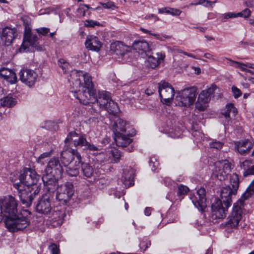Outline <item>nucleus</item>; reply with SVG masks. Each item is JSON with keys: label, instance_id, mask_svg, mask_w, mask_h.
<instances>
[{"label": "nucleus", "instance_id": "1", "mask_svg": "<svg viewBox=\"0 0 254 254\" xmlns=\"http://www.w3.org/2000/svg\"><path fill=\"white\" fill-rule=\"evenodd\" d=\"M15 211L13 214L9 216H3V221L6 228L10 232H15L21 230L26 228L29 225L28 219L25 217H18L17 215L18 203L15 199Z\"/></svg>", "mask_w": 254, "mask_h": 254}, {"label": "nucleus", "instance_id": "2", "mask_svg": "<svg viewBox=\"0 0 254 254\" xmlns=\"http://www.w3.org/2000/svg\"><path fill=\"white\" fill-rule=\"evenodd\" d=\"M85 99H83L81 103L84 105H89L92 104L93 105V110L96 113H98L100 110L104 109L105 106H107L109 101L111 100V94L107 91H102L98 92V97L96 96V91Z\"/></svg>", "mask_w": 254, "mask_h": 254}, {"label": "nucleus", "instance_id": "3", "mask_svg": "<svg viewBox=\"0 0 254 254\" xmlns=\"http://www.w3.org/2000/svg\"><path fill=\"white\" fill-rule=\"evenodd\" d=\"M64 141L65 143L70 142V147L62 152L61 154V157L64 159H67V161H69L70 160L69 157L75 156L79 163V154L77 150V147L79 145V136L78 134L75 131H71L67 135Z\"/></svg>", "mask_w": 254, "mask_h": 254}, {"label": "nucleus", "instance_id": "4", "mask_svg": "<svg viewBox=\"0 0 254 254\" xmlns=\"http://www.w3.org/2000/svg\"><path fill=\"white\" fill-rule=\"evenodd\" d=\"M196 91L195 87H192L180 91L176 98L177 104L180 106H190L195 100Z\"/></svg>", "mask_w": 254, "mask_h": 254}, {"label": "nucleus", "instance_id": "5", "mask_svg": "<svg viewBox=\"0 0 254 254\" xmlns=\"http://www.w3.org/2000/svg\"><path fill=\"white\" fill-rule=\"evenodd\" d=\"M39 179L40 176L34 170L25 169L19 176L20 182L18 183L21 184L22 188H26L29 190V187L36 185Z\"/></svg>", "mask_w": 254, "mask_h": 254}, {"label": "nucleus", "instance_id": "6", "mask_svg": "<svg viewBox=\"0 0 254 254\" xmlns=\"http://www.w3.org/2000/svg\"><path fill=\"white\" fill-rule=\"evenodd\" d=\"M232 168V164L227 160H221L214 164L213 177L219 181L225 180Z\"/></svg>", "mask_w": 254, "mask_h": 254}, {"label": "nucleus", "instance_id": "7", "mask_svg": "<svg viewBox=\"0 0 254 254\" xmlns=\"http://www.w3.org/2000/svg\"><path fill=\"white\" fill-rule=\"evenodd\" d=\"M15 198L8 195L0 199V223L3 220V216L13 214L15 211Z\"/></svg>", "mask_w": 254, "mask_h": 254}, {"label": "nucleus", "instance_id": "8", "mask_svg": "<svg viewBox=\"0 0 254 254\" xmlns=\"http://www.w3.org/2000/svg\"><path fill=\"white\" fill-rule=\"evenodd\" d=\"M158 92L161 101L163 104L169 105L172 103L175 90L170 83L161 81L158 83Z\"/></svg>", "mask_w": 254, "mask_h": 254}, {"label": "nucleus", "instance_id": "9", "mask_svg": "<svg viewBox=\"0 0 254 254\" xmlns=\"http://www.w3.org/2000/svg\"><path fill=\"white\" fill-rule=\"evenodd\" d=\"M74 193L73 187L72 184L67 182L61 185L57 192V199L63 203H66L72 196Z\"/></svg>", "mask_w": 254, "mask_h": 254}, {"label": "nucleus", "instance_id": "10", "mask_svg": "<svg viewBox=\"0 0 254 254\" xmlns=\"http://www.w3.org/2000/svg\"><path fill=\"white\" fill-rule=\"evenodd\" d=\"M238 201L233 205L232 211L228 218L227 225L232 228H236L242 218V210Z\"/></svg>", "mask_w": 254, "mask_h": 254}, {"label": "nucleus", "instance_id": "11", "mask_svg": "<svg viewBox=\"0 0 254 254\" xmlns=\"http://www.w3.org/2000/svg\"><path fill=\"white\" fill-rule=\"evenodd\" d=\"M230 206H227L220 199L215 198L211 205L212 217L215 219L224 218Z\"/></svg>", "mask_w": 254, "mask_h": 254}, {"label": "nucleus", "instance_id": "12", "mask_svg": "<svg viewBox=\"0 0 254 254\" xmlns=\"http://www.w3.org/2000/svg\"><path fill=\"white\" fill-rule=\"evenodd\" d=\"M80 73H82L84 80L82 92L81 94H80V103H81L83 99L90 97L92 94H93L96 90L94 88L92 77L89 74L81 71H80Z\"/></svg>", "mask_w": 254, "mask_h": 254}, {"label": "nucleus", "instance_id": "13", "mask_svg": "<svg viewBox=\"0 0 254 254\" xmlns=\"http://www.w3.org/2000/svg\"><path fill=\"white\" fill-rule=\"evenodd\" d=\"M190 199L194 206L199 211H202L206 207V198L205 190L200 188L197 190L195 194H190Z\"/></svg>", "mask_w": 254, "mask_h": 254}, {"label": "nucleus", "instance_id": "14", "mask_svg": "<svg viewBox=\"0 0 254 254\" xmlns=\"http://www.w3.org/2000/svg\"><path fill=\"white\" fill-rule=\"evenodd\" d=\"M21 81L27 86H33L37 81L38 75L36 72L31 69L24 68L19 73Z\"/></svg>", "mask_w": 254, "mask_h": 254}, {"label": "nucleus", "instance_id": "15", "mask_svg": "<svg viewBox=\"0 0 254 254\" xmlns=\"http://www.w3.org/2000/svg\"><path fill=\"white\" fill-rule=\"evenodd\" d=\"M61 177H58L53 174H45L42 177L45 190L49 193L55 192L59 188L58 180Z\"/></svg>", "mask_w": 254, "mask_h": 254}, {"label": "nucleus", "instance_id": "16", "mask_svg": "<svg viewBox=\"0 0 254 254\" xmlns=\"http://www.w3.org/2000/svg\"><path fill=\"white\" fill-rule=\"evenodd\" d=\"M46 174H53L58 177H61L63 167L58 157L52 158L48 162L45 168Z\"/></svg>", "mask_w": 254, "mask_h": 254}, {"label": "nucleus", "instance_id": "17", "mask_svg": "<svg viewBox=\"0 0 254 254\" xmlns=\"http://www.w3.org/2000/svg\"><path fill=\"white\" fill-rule=\"evenodd\" d=\"M13 187L19 191V196L22 203L26 207L30 206L34 197L31 194H29V190L26 188H22L21 184L18 183L14 184Z\"/></svg>", "mask_w": 254, "mask_h": 254}, {"label": "nucleus", "instance_id": "18", "mask_svg": "<svg viewBox=\"0 0 254 254\" xmlns=\"http://www.w3.org/2000/svg\"><path fill=\"white\" fill-rule=\"evenodd\" d=\"M36 210L37 212L44 215L49 214L52 210L49 198L47 195H43L38 201Z\"/></svg>", "mask_w": 254, "mask_h": 254}, {"label": "nucleus", "instance_id": "19", "mask_svg": "<svg viewBox=\"0 0 254 254\" xmlns=\"http://www.w3.org/2000/svg\"><path fill=\"white\" fill-rule=\"evenodd\" d=\"M134 170L130 166L124 168L121 181L125 185V187L129 188L133 185Z\"/></svg>", "mask_w": 254, "mask_h": 254}, {"label": "nucleus", "instance_id": "20", "mask_svg": "<svg viewBox=\"0 0 254 254\" xmlns=\"http://www.w3.org/2000/svg\"><path fill=\"white\" fill-rule=\"evenodd\" d=\"M132 48L142 57L148 56V53L151 50L149 43L145 40L134 41Z\"/></svg>", "mask_w": 254, "mask_h": 254}, {"label": "nucleus", "instance_id": "21", "mask_svg": "<svg viewBox=\"0 0 254 254\" xmlns=\"http://www.w3.org/2000/svg\"><path fill=\"white\" fill-rule=\"evenodd\" d=\"M37 40L38 37L36 35L29 33H25L24 36L23 42L20 48V51H25L29 46L35 47L39 50V47L37 44Z\"/></svg>", "mask_w": 254, "mask_h": 254}, {"label": "nucleus", "instance_id": "22", "mask_svg": "<svg viewBox=\"0 0 254 254\" xmlns=\"http://www.w3.org/2000/svg\"><path fill=\"white\" fill-rule=\"evenodd\" d=\"M132 47L125 45L121 41H116L111 45V50L117 55L122 56L131 52Z\"/></svg>", "mask_w": 254, "mask_h": 254}, {"label": "nucleus", "instance_id": "23", "mask_svg": "<svg viewBox=\"0 0 254 254\" xmlns=\"http://www.w3.org/2000/svg\"><path fill=\"white\" fill-rule=\"evenodd\" d=\"M237 192H234V189L230 186H227L223 187L221 190L220 200L222 201L227 206H231L232 203V196L235 195Z\"/></svg>", "mask_w": 254, "mask_h": 254}, {"label": "nucleus", "instance_id": "24", "mask_svg": "<svg viewBox=\"0 0 254 254\" xmlns=\"http://www.w3.org/2000/svg\"><path fill=\"white\" fill-rule=\"evenodd\" d=\"M114 140L117 146L125 147L129 145L131 142L132 139L129 137V135H132L130 132H127L126 133H120L117 132V134H114Z\"/></svg>", "mask_w": 254, "mask_h": 254}, {"label": "nucleus", "instance_id": "25", "mask_svg": "<svg viewBox=\"0 0 254 254\" xmlns=\"http://www.w3.org/2000/svg\"><path fill=\"white\" fill-rule=\"evenodd\" d=\"M85 45L87 49L98 52L102 47V43L96 36L88 35L87 36Z\"/></svg>", "mask_w": 254, "mask_h": 254}, {"label": "nucleus", "instance_id": "26", "mask_svg": "<svg viewBox=\"0 0 254 254\" xmlns=\"http://www.w3.org/2000/svg\"><path fill=\"white\" fill-rule=\"evenodd\" d=\"M0 76L11 84L17 81L15 72L10 68L4 67L0 68Z\"/></svg>", "mask_w": 254, "mask_h": 254}, {"label": "nucleus", "instance_id": "27", "mask_svg": "<svg viewBox=\"0 0 254 254\" xmlns=\"http://www.w3.org/2000/svg\"><path fill=\"white\" fill-rule=\"evenodd\" d=\"M105 155L106 159H110V163H117L121 157L120 151L115 148H111L108 151L100 153L98 159L102 160V156Z\"/></svg>", "mask_w": 254, "mask_h": 254}, {"label": "nucleus", "instance_id": "28", "mask_svg": "<svg viewBox=\"0 0 254 254\" xmlns=\"http://www.w3.org/2000/svg\"><path fill=\"white\" fill-rule=\"evenodd\" d=\"M127 123L126 121L121 118H116L112 125V129L114 134H117V132L120 133H126L127 132H129V130H127Z\"/></svg>", "mask_w": 254, "mask_h": 254}, {"label": "nucleus", "instance_id": "29", "mask_svg": "<svg viewBox=\"0 0 254 254\" xmlns=\"http://www.w3.org/2000/svg\"><path fill=\"white\" fill-rule=\"evenodd\" d=\"M15 30L14 29L6 27L2 29L0 34L1 40L6 46L10 45L14 38Z\"/></svg>", "mask_w": 254, "mask_h": 254}, {"label": "nucleus", "instance_id": "30", "mask_svg": "<svg viewBox=\"0 0 254 254\" xmlns=\"http://www.w3.org/2000/svg\"><path fill=\"white\" fill-rule=\"evenodd\" d=\"M235 148L241 154L248 153L253 148V144L248 139L235 142Z\"/></svg>", "mask_w": 254, "mask_h": 254}, {"label": "nucleus", "instance_id": "31", "mask_svg": "<svg viewBox=\"0 0 254 254\" xmlns=\"http://www.w3.org/2000/svg\"><path fill=\"white\" fill-rule=\"evenodd\" d=\"M49 214L52 220L57 223V225L61 226L63 224V219L65 216V210L64 209H59L58 208H55Z\"/></svg>", "mask_w": 254, "mask_h": 254}, {"label": "nucleus", "instance_id": "32", "mask_svg": "<svg viewBox=\"0 0 254 254\" xmlns=\"http://www.w3.org/2000/svg\"><path fill=\"white\" fill-rule=\"evenodd\" d=\"M240 167L244 170V176L254 175V165H252L251 160H245L243 162H240Z\"/></svg>", "mask_w": 254, "mask_h": 254}, {"label": "nucleus", "instance_id": "33", "mask_svg": "<svg viewBox=\"0 0 254 254\" xmlns=\"http://www.w3.org/2000/svg\"><path fill=\"white\" fill-rule=\"evenodd\" d=\"M254 194V180L251 183L241 198L238 200L241 205H244V201Z\"/></svg>", "mask_w": 254, "mask_h": 254}, {"label": "nucleus", "instance_id": "34", "mask_svg": "<svg viewBox=\"0 0 254 254\" xmlns=\"http://www.w3.org/2000/svg\"><path fill=\"white\" fill-rule=\"evenodd\" d=\"M237 113V109L235 108L234 105L231 103L226 105L225 108L221 112L222 115L227 120L230 119L231 113H232L233 116H235Z\"/></svg>", "mask_w": 254, "mask_h": 254}, {"label": "nucleus", "instance_id": "35", "mask_svg": "<svg viewBox=\"0 0 254 254\" xmlns=\"http://www.w3.org/2000/svg\"><path fill=\"white\" fill-rule=\"evenodd\" d=\"M17 100L10 96L2 98L0 101V107H12L16 105Z\"/></svg>", "mask_w": 254, "mask_h": 254}, {"label": "nucleus", "instance_id": "36", "mask_svg": "<svg viewBox=\"0 0 254 254\" xmlns=\"http://www.w3.org/2000/svg\"><path fill=\"white\" fill-rule=\"evenodd\" d=\"M216 88V86L214 85H212L211 87L208 88L207 89L203 90L200 94L199 95V96L200 97V99L202 98L206 99V101H210L211 96L213 94L214 90Z\"/></svg>", "mask_w": 254, "mask_h": 254}, {"label": "nucleus", "instance_id": "37", "mask_svg": "<svg viewBox=\"0 0 254 254\" xmlns=\"http://www.w3.org/2000/svg\"><path fill=\"white\" fill-rule=\"evenodd\" d=\"M69 82L72 83L73 86L76 88L79 86V75L77 70H73L70 74L69 78L68 79Z\"/></svg>", "mask_w": 254, "mask_h": 254}, {"label": "nucleus", "instance_id": "38", "mask_svg": "<svg viewBox=\"0 0 254 254\" xmlns=\"http://www.w3.org/2000/svg\"><path fill=\"white\" fill-rule=\"evenodd\" d=\"M80 147H84V149H88L90 151H95L98 150V148L94 145L88 142L84 136L80 135Z\"/></svg>", "mask_w": 254, "mask_h": 254}, {"label": "nucleus", "instance_id": "39", "mask_svg": "<svg viewBox=\"0 0 254 254\" xmlns=\"http://www.w3.org/2000/svg\"><path fill=\"white\" fill-rule=\"evenodd\" d=\"M104 110L107 111L111 114L115 115L118 113L119 109L117 104L111 99L107 106H105Z\"/></svg>", "mask_w": 254, "mask_h": 254}, {"label": "nucleus", "instance_id": "40", "mask_svg": "<svg viewBox=\"0 0 254 254\" xmlns=\"http://www.w3.org/2000/svg\"><path fill=\"white\" fill-rule=\"evenodd\" d=\"M230 183L234 192H237L239 187V179L237 174L234 173L231 176Z\"/></svg>", "mask_w": 254, "mask_h": 254}, {"label": "nucleus", "instance_id": "41", "mask_svg": "<svg viewBox=\"0 0 254 254\" xmlns=\"http://www.w3.org/2000/svg\"><path fill=\"white\" fill-rule=\"evenodd\" d=\"M158 12L159 13H166L174 16H179L181 14V11L178 9L164 7L159 8L158 9Z\"/></svg>", "mask_w": 254, "mask_h": 254}, {"label": "nucleus", "instance_id": "42", "mask_svg": "<svg viewBox=\"0 0 254 254\" xmlns=\"http://www.w3.org/2000/svg\"><path fill=\"white\" fill-rule=\"evenodd\" d=\"M209 101H206L203 98L200 99V97L198 96L197 101L195 104L196 108L200 111H204L208 106Z\"/></svg>", "mask_w": 254, "mask_h": 254}, {"label": "nucleus", "instance_id": "43", "mask_svg": "<svg viewBox=\"0 0 254 254\" xmlns=\"http://www.w3.org/2000/svg\"><path fill=\"white\" fill-rule=\"evenodd\" d=\"M82 170L85 177H90L93 174L92 167L87 164H82Z\"/></svg>", "mask_w": 254, "mask_h": 254}, {"label": "nucleus", "instance_id": "44", "mask_svg": "<svg viewBox=\"0 0 254 254\" xmlns=\"http://www.w3.org/2000/svg\"><path fill=\"white\" fill-rule=\"evenodd\" d=\"M147 63H148L147 65L151 68H155L160 63L159 62L158 59H157L156 58H155L153 56H148V59H147Z\"/></svg>", "mask_w": 254, "mask_h": 254}, {"label": "nucleus", "instance_id": "45", "mask_svg": "<svg viewBox=\"0 0 254 254\" xmlns=\"http://www.w3.org/2000/svg\"><path fill=\"white\" fill-rule=\"evenodd\" d=\"M51 156V152H46L42 153L40 155L37 159V162L41 165H44L47 161L48 159Z\"/></svg>", "mask_w": 254, "mask_h": 254}, {"label": "nucleus", "instance_id": "46", "mask_svg": "<svg viewBox=\"0 0 254 254\" xmlns=\"http://www.w3.org/2000/svg\"><path fill=\"white\" fill-rule=\"evenodd\" d=\"M224 143L222 141H217L216 139H213L212 141L209 143V144L211 148L220 150L222 148Z\"/></svg>", "mask_w": 254, "mask_h": 254}, {"label": "nucleus", "instance_id": "47", "mask_svg": "<svg viewBox=\"0 0 254 254\" xmlns=\"http://www.w3.org/2000/svg\"><path fill=\"white\" fill-rule=\"evenodd\" d=\"M159 163L155 157H151L149 161V166L152 170L155 171L158 168Z\"/></svg>", "mask_w": 254, "mask_h": 254}, {"label": "nucleus", "instance_id": "48", "mask_svg": "<svg viewBox=\"0 0 254 254\" xmlns=\"http://www.w3.org/2000/svg\"><path fill=\"white\" fill-rule=\"evenodd\" d=\"M178 188V191L177 192V194L179 196L186 194L187 192L189 191V188L183 185H179Z\"/></svg>", "mask_w": 254, "mask_h": 254}, {"label": "nucleus", "instance_id": "49", "mask_svg": "<svg viewBox=\"0 0 254 254\" xmlns=\"http://www.w3.org/2000/svg\"><path fill=\"white\" fill-rule=\"evenodd\" d=\"M84 25L88 27H94L95 26H101V24L96 21L88 19L84 21Z\"/></svg>", "mask_w": 254, "mask_h": 254}, {"label": "nucleus", "instance_id": "50", "mask_svg": "<svg viewBox=\"0 0 254 254\" xmlns=\"http://www.w3.org/2000/svg\"><path fill=\"white\" fill-rule=\"evenodd\" d=\"M90 9L91 8L88 5L80 4V13H82L83 16L89 15L91 13Z\"/></svg>", "mask_w": 254, "mask_h": 254}, {"label": "nucleus", "instance_id": "51", "mask_svg": "<svg viewBox=\"0 0 254 254\" xmlns=\"http://www.w3.org/2000/svg\"><path fill=\"white\" fill-rule=\"evenodd\" d=\"M251 11L248 8H245L242 11L236 13L237 17H241L244 18H247L251 15Z\"/></svg>", "mask_w": 254, "mask_h": 254}, {"label": "nucleus", "instance_id": "52", "mask_svg": "<svg viewBox=\"0 0 254 254\" xmlns=\"http://www.w3.org/2000/svg\"><path fill=\"white\" fill-rule=\"evenodd\" d=\"M58 64L59 66L63 69V72L66 73L69 66L68 63L65 60L60 59L58 61Z\"/></svg>", "mask_w": 254, "mask_h": 254}, {"label": "nucleus", "instance_id": "53", "mask_svg": "<svg viewBox=\"0 0 254 254\" xmlns=\"http://www.w3.org/2000/svg\"><path fill=\"white\" fill-rule=\"evenodd\" d=\"M212 1L207 0H198L195 1L194 3H192L191 4L193 5H202L205 7H209L211 6Z\"/></svg>", "mask_w": 254, "mask_h": 254}, {"label": "nucleus", "instance_id": "54", "mask_svg": "<svg viewBox=\"0 0 254 254\" xmlns=\"http://www.w3.org/2000/svg\"><path fill=\"white\" fill-rule=\"evenodd\" d=\"M36 32L42 36H47L50 33V29L47 27H41L36 29Z\"/></svg>", "mask_w": 254, "mask_h": 254}, {"label": "nucleus", "instance_id": "55", "mask_svg": "<svg viewBox=\"0 0 254 254\" xmlns=\"http://www.w3.org/2000/svg\"><path fill=\"white\" fill-rule=\"evenodd\" d=\"M140 29L144 33H147V34H149V35H152L154 37H155L156 39H157L158 40H163L162 37L161 36H160V35L159 34L152 33L150 31H149L146 29H144L143 28H140Z\"/></svg>", "mask_w": 254, "mask_h": 254}, {"label": "nucleus", "instance_id": "56", "mask_svg": "<svg viewBox=\"0 0 254 254\" xmlns=\"http://www.w3.org/2000/svg\"><path fill=\"white\" fill-rule=\"evenodd\" d=\"M232 90L235 98H237L241 96L242 92L241 90L235 86L232 87Z\"/></svg>", "mask_w": 254, "mask_h": 254}, {"label": "nucleus", "instance_id": "57", "mask_svg": "<svg viewBox=\"0 0 254 254\" xmlns=\"http://www.w3.org/2000/svg\"><path fill=\"white\" fill-rule=\"evenodd\" d=\"M49 249L52 254H59V250L55 244H53L49 246Z\"/></svg>", "mask_w": 254, "mask_h": 254}, {"label": "nucleus", "instance_id": "58", "mask_svg": "<svg viewBox=\"0 0 254 254\" xmlns=\"http://www.w3.org/2000/svg\"><path fill=\"white\" fill-rule=\"evenodd\" d=\"M99 3L101 5H102L104 8L110 9V8H113L115 7V5L114 4V3L111 1H108L106 3H103V2H100Z\"/></svg>", "mask_w": 254, "mask_h": 254}, {"label": "nucleus", "instance_id": "59", "mask_svg": "<svg viewBox=\"0 0 254 254\" xmlns=\"http://www.w3.org/2000/svg\"><path fill=\"white\" fill-rule=\"evenodd\" d=\"M79 173L78 168H71L68 172V174L70 176H76L78 175Z\"/></svg>", "mask_w": 254, "mask_h": 254}, {"label": "nucleus", "instance_id": "60", "mask_svg": "<svg viewBox=\"0 0 254 254\" xmlns=\"http://www.w3.org/2000/svg\"><path fill=\"white\" fill-rule=\"evenodd\" d=\"M223 16L225 19H229V18L237 17L236 13H233V12H228V13H224L223 14Z\"/></svg>", "mask_w": 254, "mask_h": 254}, {"label": "nucleus", "instance_id": "61", "mask_svg": "<svg viewBox=\"0 0 254 254\" xmlns=\"http://www.w3.org/2000/svg\"><path fill=\"white\" fill-rule=\"evenodd\" d=\"M228 60H229L230 61V63H229V64L232 66H234V67H235L236 68H239L240 67V66L241 64V63H240V62H236V61H232L230 59H227Z\"/></svg>", "mask_w": 254, "mask_h": 254}, {"label": "nucleus", "instance_id": "62", "mask_svg": "<svg viewBox=\"0 0 254 254\" xmlns=\"http://www.w3.org/2000/svg\"><path fill=\"white\" fill-rule=\"evenodd\" d=\"M164 183L167 186H171L174 182L170 178H165L164 180Z\"/></svg>", "mask_w": 254, "mask_h": 254}, {"label": "nucleus", "instance_id": "63", "mask_svg": "<svg viewBox=\"0 0 254 254\" xmlns=\"http://www.w3.org/2000/svg\"><path fill=\"white\" fill-rule=\"evenodd\" d=\"M204 57L205 58H206V59L212 60L213 61H216V59H215V56L213 55H212V54H211L210 53H205V54H204Z\"/></svg>", "mask_w": 254, "mask_h": 254}, {"label": "nucleus", "instance_id": "64", "mask_svg": "<svg viewBox=\"0 0 254 254\" xmlns=\"http://www.w3.org/2000/svg\"><path fill=\"white\" fill-rule=\"evenodd\" d=\"M244 5L246 6L253 7H254V1L249 0L244 2Z\"/></svg>", "mask_w": 254, "mask_h": 254}]
</instances>
